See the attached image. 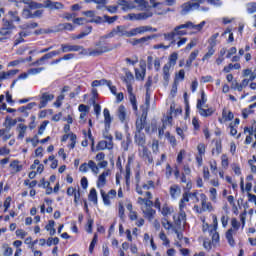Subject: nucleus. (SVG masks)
<instances>
[{"label":"nucleus","instance_id":"nucleus-1","mask_svg":"<svg viewBox=\"0 0 256 256\" xmlns=\"http://www.w3.org/2000/svg\"><path fill=\"white\" fill-rule=\"evenodd\" d=\"M205 21H202L200 24H194L191 21L186 22L185 24L178 25L174 28L175 37H183L187 35L186 30L184 29H194V31H202L205 27Z\"/></svg>","mask_w":256,"mask_h":256},{"label":"nucleus","instance_id":"nucleus-2","mask_svg":"<svg viewBox=\"0 0 256 256\" xmlns=\"http://www.w3.org/2000/svg\"><path fill=\"white\" fill-rule=\"evenodd\" d=\"M109 51H113V48L103 44L101 41L96 43L95 48L86 49L87 55H89V57H99V55H103V53H109Z\"/></svg>","mask_w":256,"mask_h":256},{"label":"nucleus","instance_id":"nucleus-3","mask_svg":"<svg viewBox=\"0 0 256 256\" xmlns=\"http://www.w3.org/2000/svg\"><path fill=\"white\" fill-rule=\"evenodd\" d=\"M191 11H202L207 13V11H209V7L199 6V3L193 1L186 2L182 5V15H187V13Z\"/></svg>","mask_w":256,"mask_h":256},{"label":"nucleus","instance_id":"nucleus-4","mask_svg":"<svg viewBox=\"0 0 256 256\" xmlns=\"http://www.w3.org/2000/svg\"><path fill=\"white\" fill-rule=\"evenodd\" d=\"M60 47V53H71L80 51L79 55L87 56V49H85L81 45L61 44Z\"/></svg>","mask_w":256,"mask_h":256},{"label":"nucleus","instance_id":"nucleus-5","mask_svg":"<svg viewBox=\"0 0 256 256\" xmlns=\"http://www.w3.org/2000/svg\"><path fill=\"white\" fill-rule=\"evenodd\" d=\"M57 55H61V50H54L49 53H46L41 58L31 63L32 67H41V65H45L46 61L49 59H53V57H57Z\"/></svg>","mask_w":256,"mask_h":256},{"label":"nucleus","instance_id":"nucleus-6","mask_svg":"<svg viewBox=\"0 0 256 256\" xmlns=\"http://www.w3.org/2000/svg\"><path fill=\"white\" fill-rule=\"evenodd\" d=\"M129 37V30L125 26H117L111 32L103 36L104 39H113V37Z\"/></svg>","mask_w":256,"mask_h":256},{"label":"nucleus","instance_id":"nucleus-7","mask_svg":"<svg viewBox=\"0 0 256 256\" xmlns=\"http://www.w3.org/2000/svg\"><path fill=\"white\" fill-rule=\"evenodd\" d=\"M151 32H157V28H153L151 26H139L129 30V37H137V35H144V33Z\"/></svg>","mask_w":256,"mask_h":256},{"label":"nucleus","instance_id":"nucleus-8","mask_svg":"<svg viewBox=\"0 0 256 256\" xmlns=\"http://www.w3.org/2000/svg\"><path fill=\"white\" fill-rule=\"evenodd\" d=\"M212 225L210 229V235L212 238V243L215 245V243H219V232H217V227H219V221L217 220V215L212 214Z\"/></svg>","mask_w":256,"mask_h":256},{"label":"nucleus","instance_id":"nucleus-9","mask_svg":"<svg viewBox=\"0 0 256 256\" xmlns=\"http://www.w3.org/2000/svg\"><path fill=\"white\" fill-rule=\"evenodd\" d=\"M137 184H136V192L138 195H143L144 191H149V189H155V182L152 180L147 181L142 186L139 185V174L136 175Z\"/></svg>","mask_w":256,"mask_h":256},{"label":"nucleus","instance_id":"nucleus-10","mask_svg":"<svg viewBox=\"0 0 256 256\" xmlns=\"http://www.w3.org/2000/svg\"><path fill=\"white\" fill-rule=\"evenodd\" d=\"M55 99V95L51 94L49 92H43L40 96V103L38 105L39 109H45L47 107L48 103H51Z\"/></svg>","mask_w":256,"mask_h":256},{"label":"nucleus","instance_id":"nucleus-11","mask_svg":"<svg viewBox=\"0 0 256 256\" xmlns=\"http://www.w3.org/2000/svg\"><path fill=\"white\" fill-rule=\"evenodd\" d=\"M150 4L156 9V15H167L171 9H165V3L157 2V0H150Z\"/></svg>","mask_w":256,"mask_h":256},{"label":"nucleus","instance_id":"nucleus-12","mask_svg":"<svg viewBox=\"0 0 256 256\" xmlns=\"http://www.w3.org/2000/svg\"><path fill=\"white\" fill-rule=\"evenodd\" d=\"M13 29H15V25L13 22L8 20H3L2 28H0V35L3 37H7L13 33Z\"/></svg>","mask_w":256,"mask_h":256},{"label":"nucleus","instance_id":"nucleus-13","mask_svg":"<svg viewBox=\"0 0 256 256\" xmlns=\"http://www.w3.org/2000/svg\"><path fill=\"white\" fill-rule=\"evenodd\" d=\"M138 155L139 157H141V159H143V161H145L149 165L153 163V156L151 155V151H149L147 147L142 146L141 148H139Z\"/></svg>","mask_w":256,"mask_h":256},{"label":"nucleus","instance_id":"nucleus-14","mask_svg":"<svg viewBox=\"0 0 256 256\" xmlns=\"http://www.w3.org/2000/svg\"><path fill=\"white\" fill-rule=\"evenodd\" d=\"M100 195L103 199L104 205H111V199H115L117 197V191L112 189L108 193H105L102 189L100 190Z\"/></svg>","mask_w":256,"mask_h":256},{"label":"nucleus","instance_id":"nucleus-15","mask_svg":"<svg viewBox=\"0 0 256 256\" xmlns=\"http://www.w3.org/2000/svg\"><path fill=\"white\" fill-rule=\"evenodd\" d=\"M109 175H111V171L107 169L98 176V180L96 183L98 189H103V187L107 185V177H109Z\"/></svg>","mask_w":256,"mask_h":256},{"label":"nucleus","instance_id":"nucleus-16","mask_svg":"<svg viewBox=\"0 0 256 256\" xmlns=\"http://www.w3.org/2000/svg\"><path fill=\"white\" fill-rule=\"evenodd\" d=\"M147 73V64L145 61L140 62V69L135 68V77L138 81H143Z\"/></svg>","mask_w":256,"mask_h":256},{"label":"nucleus","instance_id":"nucleus-17","mask_svg":"<svg viewBox=\"0 0 256 256\" xmlns=\"http://www.w3.org/2000/svg\"><path fill=\"white\" fill-rule=\"evenodd\" d=\"M44 7H46V9H50L51 11H59L61 9H65V5H63V3L51 0H46L44 2Z\"/></svg>","mask_w":256,"mask_h":256},{"label":"nucleus","instance_id":"nucleus-18","mask_svg":"<svg viewBox=\"0 0 256 256\" xmlns=\"http://www.w3.org/2000/svg\"><path fill=\"white\" fill-rule=\"evenodd\" d=\"M127 91L129 93V101L132 105L133 111H137V98L135 97V94H133V86H131V82L126 83Z\"/></svg>","mask_w":256,"mask_h":256},{"label":"nucleus","instance_id":"nucleus-19","mask_svg":"<svg viewBox=\"0 0 256 256\" xmlns=\"http://www.w3.org/2000/svg\"><path fill=\"white\" fill-rule=\"evenodd\" d=\"M200 201L203 212L208 211L209 213H211V211H213V204L208 201L207 195L203 193L200 194Z\"/></svg>","mask_w":256,"mask_h":256},{"label":"nucleus","instance_id":"nucleus-20","mask_svg":"<svg viewBox=\"0 0 256 256\" xmlns=\"http://www.w3.org/2000/svg\"><path fill=\"white\" fill-rule=\"evenodd\" d=\"M180 212L176 215H174V223L175 225L181 226L185 225L187 221V214L184 212V210L179 209Z\"/></svg>","mask_w":256,"mask_h":256},{"label":"nucleus","instance_id":"nucleus-21","mask_svg":"<svg viewBox=\"0 0 256 256\" xmlns=\"http://www.w3.org/2000/svg\"><path fill=\"white\" fill-rule=\"evenodd\" d=\"M156 35H151V36H145L139 39H134L131 42V45L136 46V45H149V41H151V39H155Z\"/></svg>","mask_w":256,"mask_h":256},{"label":"nucleus","instance_id":"nucleus-22","mask_svg":"<svg viewBox=\"0 0 256 256\" xmlns=\"http://www.w3.org/2000/svg\"><path fill=\"white\" fill-rule=\"evenodd\" d=\"M117 117L121 123H127V108L124 105H120L117 109Z\"/></svg>","mask_w":256,"mask_h":256},{"label":"nucleus","instance_id":"nucleus-23","mask_svg":"<svg viewBox=\"0 0 256 256\" xmlns=\"http://www.w3.org/2000/svg\"><path fill=\"white\" fill-rule=\"evenodd\" d=\"M105 149L111 151V149H113V141L102 140L96 146L97 151H105Z\"/></svg>","mask_w":256,"mask_h":256},{"label":"nucleus","instance_id":"nucleus-24","mask_svg":"<svg viewBox=\"0 0 256 256\" xmlns=\"http://www.w3.org/2000/svg\"><path fill=\"white\" fill-rule=\"evenodd\" d=\"M145 119H147V112H143L142 117L136 120V133H141L145 129Z\"/></svg>","mask_w":256,"mask_h":256},{"label":"nucleus","instance_id":"nucleus-25","mask_svg":"<svg viewBox=\"0 0 256 256\" xmlns=\"http://www.w3.org/2000/svg\"><path fill=\"white\" fill-rule=\"evenodd\" d=\"M103 115H104L105 129L106 131H109V129H111V121H113V119L111 118V113L109 112V109L105 108L103 110Z\"/></svg>","mask_w":256,"mask_h":256},{"label":"nucleus","instance_id":"nucleus-26","mask_svg":"<svg viewBox=\"0 0 256 256\" xmlns=\"http://www.w3.org/2000/svg\"><path fill=\"white\" fill-rule=\"evenodd\" d=\"M223 151V145L221 143V140H216L215 147L212 148V155L214 157H219Z\"/></svg>","mask_w":256,"mask_h":256},{"label":"nucleus","instance_id":"nucleus-27","mask_svg":"<svg viewBox=\"0 0 256 256\" xmlns=\"http://www.w3.org/2000/svg\"><path fill=\"white\" fill-rule=\"evenodd\" d=\"M170 195L172 199H177L181 195V187L177 184L170 186Z\"/></svg>","mask_w":256,"mask_h":256},{"label":"nucleus","instance_id":"nucleus-28","mask_svg":"<svg viewBox=\"0 0 256 256\" xmlns=\"http://www.w3.org/2000/svg\"><path fill=\"white\" fill-rule=\"evenodd\" d=\"M197 57H199V50L192 51L186 60V67L190 68L193 65V61H195Z\"/></svg>","mask_w":256,"mask_h":256},{"label":"nucleus","instance_id":"nucleus-29","mask_svg":"<svg viewBox=\"0 0 256 256\" xmlns=\"http://www.w3.org/2000/svg\"><path fill=\"white\" fill-rule=\"evenodd\" d=\"M171 66L165 64L162 69V75L165 83H169V80L171 79Z\"/></svg>","mask_w":256,"mask_h":256},{"label":"nucleus","instance_id":"nucleus-30","mask_svg":"<svg viewBox=\"0 0 256 256\" xmlns=\"http://www.w3.org/2000/svg\"><path fill=\"white\" fill-rule=\"evenodd\" d=\"M135 143H137V145H139V147H145V134H143L141 132H136Z\"/></svg>","mask_w":256,"mask_h":256},{"label":"nucleus","instance_id":"nucleus-31","mask_svg":"<svg viewBox=\"0 0 256 256\" xmlns=\"http://www.w3.org/2000/svg\"><path fill=\"white\" fill-rule=\"evenodd\" d=\"M189 199H191L190 196H189V192H185L182 195V198H181V200L179 202V209L180 210H184L185 207H187V204H185V203H189Z\"/></svg>","mask_w":256,"mask_h":256},{"label":"nucleus","instance_id":"nucleus-32","mask_svg":"<svg viewBox=\"0 0 256 256\" xmlns=\"http://www.w3.org/2000/svg\"><path fill=\"white\" fill-rule=\"evenodd\" d=\"M222 119L224 121H233V119H235V115L231 110H227L226 108H224L222 111Z\"/></svg>","mask_w":256,"mask_h":256},{"label":"nucleus","instance_id":"nucleus-33","mask_svg":"<svg viewBox=\"0 0 256 256\" xmlns=\"http://www.w3.org/2000/svg\"><path fill=\"white\" fill-rule=\"evenodd\" d=\"M10 168L12 169L13 173H19L23 170V165H21L19 160H14L10 163Z\"/></svg>","mask_w":256,"mask_h":256},{"label":"nucleus","instance_id":"nucleus-34","mask_svg":"<svg viewBox=\"0 0 256 256\" xmlns=\"http://www.w3.org/2000/svg\"><path fill=\"white\" fill-rule=\"evenodd\" d=\"M177 59H179V54L177 52H173L169 56L168 63H166V65L169 67H175V65H177Z\"/></svg>","mask_w":256,"mask_h":256},{"label":"nucleus","instance_id":"nucleus-35","mask_svg":"<svg viewBox=\"0 0 256 256\" xmlns=\"http://www.w3.org/2000/svg\"><path fill=\"white\" fill-rule=\"evenodd\" d=\"M122 7V11H129L131 9H135V2L131 0H125L122 4H120Z\"/></svg>","mask_w":256,"mask_h":256},{"label":"nucleus","instance_id":"nucleus-36","mask_svg":"<svg viewBox=\"0 0 256 256\" xmlns=\"http://www.w3.org/2000/svg\"><path fill=\"white\" fill-rule=\"evenodd\" d=\"M155 213L156 211L150 207L143 210L144 217L148 219V221H153V219L155 218Z\"/></svg>","mask_w":256,"mask_h":256},{"label":"nucleus","instance_id":"nucleus-37","mask_svg":"<svg viewBox=\"0 0 256 256\" xmlns=\"http://www.w3.org/2000/svg\"><path fill=\"white\" fill-rule=\"evenodd\" d=\"M233 235H235V230H233V228H230L226 232V239L231 247L235 246V239H233Z\"/></svg>","mask_w":256,"mask_h":256},{"label":"nucleus","instance_id":"nucleus-38","mask_svg":"<svg viewBox=\"0 0 256 256\" xmlns=\"http://www.w3.org/2000/svg\"><path fill=\"white\" fill-rule=\"evenodd\" d=\"M198 113L201 115V117H211V115L215 113V110L213 108L206 107L198 110Z\"/></svg>","mask_w":256,"mask_h":256},{"label":"nucleus","instance_id":"nucleus-39","mask_svg":"<svg viewBox=\"0 0 256 256\" xmlns=\"http://www.w3.org/2000/svg\"><path fill=\"white\" fill-rule=\"evenodd\" d=\"M46 231H49V234L51 236L55 235L57 233V230H55V221L49 220L48 224L45 226Z\"/></svg>","mask_w":256,"mask_h":256},{"label":"nucleus","instance_id":"nucleus-40","mask_svg":"<svg viewBox=\"0 0 256 256\" xmlns=\"http://www.w3.org/2000/svg\"><path fill=\"white\" fill-rule=\"evenodd\" d=\"M6 129H11V127H15L17 125V119H13L9 116L5 118V123H4Z\"/></svg>","mask_w":256,"mask_h":256},{"label":"nucleus","instance_id":"nucleus-41","mask_svg":"<svg viewBox=\"0 0 256 256\" xmlns=\"http://www.w3.org/2000/svg\"><path fill=\"white\" fill-rule=\"evenodd\" d=\"M134 3H136L135 9H138V11H145L147 9V2L145 0H134Z\"/></svg>","mask_w":256,"mask_h":256},{"label":"nucleus","instance_id":"nucleus-42","mask_svg":"<svg viewBox=\"0 0 256 256\" xmlns=\"http://www.w3.org/2000/svg\"><path fill=\"white\" fill-rule=\"evenodd\" d=\"M150 17H153V12L151 11L138 13V21H146V19H150Z\"/></svg>","mask_w":256,"mask_h":256},{"label":"nucleus","instance_id":"nucleus-43","mask_svg":"<svg viewBox=\"0 0 256 256\" xmlns=\"http://www.w3.org/2000/svg\"><path fill=\"white\" fill-rule=\"evenodd\" d=\"M88 167L94 175H99V166L93 160L88 161Z\"/></svg>","mask_w":256,"mask_h":256},{"label":"nucleus","instance_id":"nucleus-44","mask_svg":"<svg viewBox=\"0 0 256 256\" xmlns=\"http://www.w3.org/2000/svg\"><path fill=\"white\" fill-rule=\"evenodd\" d=\"M8 15L11 18V23H19L21 21V18L19 17V12L17 11H9Z\"/></svg>","mask_w":256,"mask_h":256},{"label":"nucleus","instance_id":"nucleus-45","mask_svg":"<svg viewBox=\"0 0 256 256\" xmlns=\"http://www.w3.org/2000/svg\"><path fill=\"white\" fill-rule=\"evenodd\" d=\"M18 139H24L25 138V133H27V126L24 124H19L18 125Z\"/></svg>","mask_w":256,"mask_h":256},{"label":"nucleus","instance_id":"nucleus-46","mask_svg":"<svg viewBox=\"0 0 256 256\" xmlns=\"http://www.w3.org/2000/svg\"><path fill=\"white\" fill-rule=\"evenodd\" d=\"M246 11L249 15L256 13V2H249L246 4Z\"/></svg>","mask_w":256,"mask_h":256},{"label":"nucleus","instance_id":"nucleus-47","mask_svg":"<svg viewBox=\"0 0 256 256\" xmlns=\"http://www.w3.org/2000/svg\"><path fill=\"white\" fill-rule=\"evenodd\" d=\"M88 199H89V201H92V203H94V205H97V190L95 188H92L90 190Z\"/></svg>","mask_w":256,"mask_h":256},{"label":"nucleus","instance_id":"nucleus-48","mask_svg":"<svg viewBox=\"0 0 256 256\" xmlns=\"http://www.w3.org/2000/svg\"><path fill=\"white\" fill-rule=\"evenodd\" d=\"M213 55H215V49L208 47V53L202 57V62L205 63V61H209Z\"/></svg>","mask_w":256,"mask_h":256},{"label":"nucleus","instance_id":"nucleus-49","mask_svg":"<svg viewBox=\"0 0 256 256\" xmlns=\"http://www.w3.org/2000/svg\"><path fill=\"white\" fill-rule=\"evenodd\" d=\"M163 37L165 39V41H171V45H173L175 43L174 39H175V31L173 30L172 32L169 33H164Z\"/></svg>","mask_w":256,"mask_h":256},{"label":"nucleus","instance_id":"nucleus-50","mask_svg":"<svg viewBox=\"0 0 256 256\" xmlns=\"http://www.w3.org/2000/svg\"><path fill=\"white\" fill-rule=\"evenodd\" d=\"M126 21H139V13H129L124 16Z\"/></svg>","mask_w":256,"mask_h":256},{"label":"nucleus","instance_id":"nucleus-51","mask_svg":"<svg viewBox=\"0 0 256 256\" xmlns=\"http://www.w3.org/2000/svg\"><path fill=\"white\" fill-rule=\"evenodd\" d=\"M221 165L223 169H227L229 167V157L227 156V154L221 155Z\"/></svg>","mask_w":256,"mask_h":256},{"label":"nucleus","instance_id":"nucleus-52","mask_svg":"<svg viewBox=\"0 0 256 256\" xmlns=\"http://www.w3.org/2000/svg\"><path fill=\"white\" fill-rule=\"evenodd\" d=\"M159 239L163 242L162 245H165V247H167V245L170 243L169 238H167V235L164 231L159 233Z\"/></svg>","mask_w":256,"mask_h":256},{"label":"nucleus","instance_id":"nucleus-53","mask_svg":"<svg viewBox=\"0 0 256 256\" xmlns=\"http://www.w3.org/2000/svg\"><path fill=\"white\" fill-rule=\"evenodd\" d=\"M118 215L120 219H125V207L123 206V202H119L118 204Z\"/></svg>","mask_w":256,"mask_h":256},{"label":"nucleus","instance_id":"nucleus-54","mask_svg":"<svg viewBox=\"0 0 256 256\" xmlns=\"http://www.w3.org/2000/svg\"><path fill=\"white\" fill-rule=\"evenodd\" d=\"M75 145H77V135L70 134V144L68 145L69 149H75Z\"/></svg>","mask_w":256,"mask_h":256},{"label":"nucleus","instance_id":"nucleus-55","mask_svg":"<svg viewBox=\"0 0 256 256\" xmlns=\"http://www.w3.org/2000/svg\"><path fill=\"white\" fill-rule=\"evenodd\" d=\"M217 37H219V33H215L214 35H212L210 37V39L208 40L209 43V47H215V45H217Z\"/></svg>","mask_w":256,"mask_h":256},{"label":"nucleus","instance_id":"nucleus-56","mask_svg":"<svg viewBox=\"0 0 256 256\" xmlns=\"http://www.w3.org/2000/svg\"><path fill=\"white\" fill-rule=\"evenodd\" d=\"M41 71H45V67L31 68L28 70V75H39Z\"/></svg>","mask_w":256,"mask_h":256},{"label":"nucleus","instance_id":"nucleus-57","mask_svg":"<svg viewBox=\"0 0 256 256\" xmlns=\"http://www.w3.org/2000/svg\"><path fill=\"white\" fill-rule=\"evenodd\" d=\"M36 27H39V24L36 22H29L26 24H23L21 26V29H36Z\"/></svg>","mask_w":256,"mask_h":256},{"label":"nucleus","instance_id":"nucleus-58","mask_svg":"<svg viewBox=\"0 0 256 256\" xmlns=\"http://www.w3.org/2000/svg\"><path fill=\"white\" fill-rule=\"evenodd\" d=\"M231 226L234 233H237V231H239V227H241V225L239 224V221H237V218H232Z\"/></svg>","mask_w":256,"mask_h":256},{"label":"nucleus","instance_id":"nucleus-59","mask_svg":"<svg viewBox=\"0 0 256 256\" xmlns=\"http://www.w3.org/2000/svg\"><path fill=\"white\" fill-rule=\"evenodd\" d=\"M65 100V95L64 94H60L56 101L54 102V107H61V105H63V101Z\"/></svg>","mask_w":256,"mask_h":256},{"label":"nucleus","instance_id":"nucleus-60","mask_svg":"<svg viewBox=\"0 0 256 256\" xmlns=\"http://www.w3.org/2000/svg\"><path fill=\"white\" fill-rule=\"evenodd\" d=\"M231 169L235 173V175H241V166L238 163H232Z\"/></svg>","mask_w":256,"mask_h":256},{"label":"nucleus","instance_id":"nucleus-61","mask_svg":"<svg viewBox=\"0 0 256 256\" xmlns=\"http://www.w3.org/2000/svg\"><path fill=\"white\" fill-rule=\"evenodd\" d=\"M134 76L133 73H131V71L127 70L125 73V77H124V83H131V81H133Z\"/></svg>","mask_w":256,"mask_h":256},{"label":"nucleus","instance_id":"nucleus-62","mask_svg":"<svg viewBox=\"0 0 256 256\" xmlns=\"http://www.w3.org/2000/svg\"><path fill=\"white\" fill-rule=\"evenodd\" d=\"M3 249H4V256H11V255H13V248L9 247V245L4 244L3 245Z\"/></svg>","mask_w":256,"mask_h":256},{"label":"nucleus","instance_id":"nucleus-63","mask_svg":"<svg viewBox=\"0 0 256 256\" xmlns=\"http://www.w3.org/2000/svg\"><path fill=\"white\" fill-rule=\"evenodd\" d=\"M209 193H210V199H211L213 202L217 201V189H215V188H210Z\"/></svg>","mask_w":256,"mask_h":256},{"label":"nucleus","instance_id":"nucleus-64","mask_svg":"<svg viewBox=\"0 0 256 256\" xmlns=\"http://www.w3.org/2000/svg\"><path fill=\"white\" fill-rule=\"evenodd\" d=\"M253 163H256V157L255 156H253L252 159H250L248 161V164L251 168L252 173H256V166Z\"/></svg>","mask_w":256,"mask_h":256}]
</instances>
